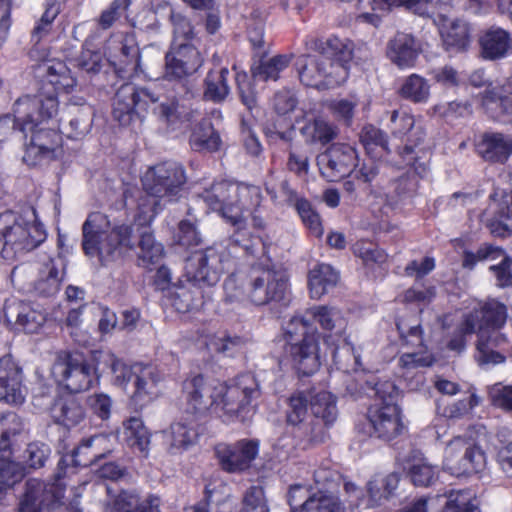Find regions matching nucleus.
<instances>
[{
  "instance_id": "obj_10",
  "label": "nucleus",
  "mask_w": 512,
  "mask_h": 512,
  "mask_svg": "<svg viewBox=\"0 0 512 512\" xmlns=\"http://www.w3.org/2000/svg\"><path fill=\"white\" fill-rule=\"evenodd\" d=\"M47 237L33 208L16 215L6 212L0 215V254L5 259L37 248Z\"/></svg>"
},
{
  "instance_id": "obj_44",
  "label": "nucleus",
  "mask_w": 512,
  "mask_h": 512,
  "mask_svg": "<svg viewBox=\"0 0 512 512\" xmlns=\"http://www.w3.org/2000/svg\"><path fill=\"white\" fill-rule=\"evenodd\" d=\"M62 273L54 260H50L41 269L39 278L35 282V290L44 296L55 295L60 289Z\"/></svg>"
},
{
  "instance_id": "obj_42",
  "label": "nucleus",
  "mask_w": 512,
  "mask_h": 512,
  "mask_svg": "<svg viewBox=\"0 0 512 512\" xmlns=\"http://www.w3.org/2000/svg\"><path fill=\"white\" fill-rule=\"evenodd\" d=\"M109 50V57L115 65H128L138 62L139 48L133 35H125L120 40L111 41Z\"/></svg>"
},
{
  "instance_id": "obj_25",
  "label": "nucleus",
  "mask_w": 512,
  "mask_h": 512,
  "mask_svg": "<svg viewBox=\"0 0 512 512\" xmlns=\"http://www.w3.org/2000/svg\"><path fill=\"white\" fill-rule=\"evenodd\" d=\"M420 52V42L407 33H398L387 47L388 58L401 69L413 67Z\"/></svg>"
},
{
  "instance_id": "obj_52",
  "label": "nucleus",
  "mask_w": 512,
  "mask_h": 512,
  "mask_svg": "<svg viewBox=\"0 0 512 512\" xmlns=\"http://www.w3.org/2000/svg\"><path fill=\"white\" fill-rule=\"evenodd\" d=\"M139 247V259L144 266L157 263L163 256L162 244L156 242L154 236L148 231L141 233Z\"/></svg>"
},
{
  "instance_id": "obj_35",
  "label": "nucleus",
  "mask_w": 512,
  "mask_h": 512,
  "mask_svg": "<svg viewBox=\"0 0 512 512\" xmlns=\"http://www.w3.org/2000/svg\"><path fill=\"white\" fill-rule=\"evenodd\" d=\"M389 127L392 133L398 136L406 135L412 130L408 141L413 143L415 147L424 141L426 135L421 126L415 125L414 116L405 109H397L391 112Z\"/></svg>"
},
{
  "instance_id": "obj_24",
  "label": "nucleus",
  "mask_w": 512,
  "mask_h": 512,
  "mask_svg": "<svg viewBox=\"0 0 512 512\" xmlns=\"http://www.w3.org/2000/svg\"><path fill=\"white\" fill-rule=\"evenodd\" d=\"M503 258L499 265H492L490 270L495 274L497 285L506 287L512 284L510 272L511 259L505 256L504 251L491 244L482 245L476 253L466 251L464 253L463 266L472 269L478 261L497 260Z\"/></svg>"
},
{
  "instance_id": "obj_7",
  "label": "nucleus",
  "mask_w": 512,
  "mask_h": 512,
  "mask_svg": "<svg viewBox=\"0 0 512 512\" xmlns=\"http://www.w3.org/2000/svg\"><path fill=\"white\" fill-rule=\"evenodd\" d=\"M326 46L323 54L303 55L298 58V75L305 86L330 88L347 79L346 62L351 58L350 48L337 37L329 38Z\"/></svg>"
},
{
  "instance_id": "obj_19",
  "label": "nucleus",
  "mask_w": 512,
  "mask_h": 512,
  "mask_svg": "<svg viewBox=\"0 0 512 512\" xmlns=\"http://www.w3.org/2000/svg\"><path fill=\"white\" fill-rule=\"evenodd\" d=\"M356 150L346 144H334L317 157L321 175L330 182L339 181L357 166Z\"/></svg>"
},
{
  "instance_id": "obj_43",
  "label": "nucleus",
  "mask_w": 512,
  "mask_h": 512,
  "mask_svg": "<svg viewBox=\"0 0 512 512\" xmlns=\"http://www.w3.org/2000/svg\"><path fill=\"white\" fill-rule=\"evenodd\" d=\"M290 57L287 55H276L271 58H263L258 64L252 67V75L261 81H276L280 73L288 67Z\"/></svg>"
},
{
  "instance_id": "obj_53",
  "label": "nucleus",
  "mask_w": 512,
  "mask_h": 512,
  "mask_svg": "<svg viewBox=\"0 0 512 512\" xmlns=\"http://www.w3.org/2000/svg\"><path fill=\"white\" fill-rule=\"evenodd\" d=\"M309 392H297L289 399L287 421L291 425L301 424L307 416Z\"/></svg>"
},
{
  "instance_id": "obj_49",
  "label": "nucleus",
  "mask_w": 512,
  "mask_h": 512,
  "mask_svg": "<svg viewBox=\"0 0 512 512\" xmlns=\"http://www.w3.org/2000/svg\"><path fill=\"white\" fill-rule=\"evenodd\" d=\"M204 344L211 352L233 355L242 348L243 340L238 336H229L225 333L207 335Z\"/></svg>"
},
{
  "instance_id": "obj_64",
  "label": "nucleus",
  "mask_w": 512,
  "mask_h": 512,
  "mask_svg": "<svg viewBox=\"0 0 512 512\" xmlns=\"http://www.w3.org/2000/svg\"><path fill=\"white\" fill-rule=\"evenodd\" d=\"M340 475L330 468L321 467L314 471V481L317 490H331L334 491L338 487Z\"/></svg>"
},
{
  "instance_id": "obj_14",
  "label": "nucleus",
  "mask_w": 512,
  "mask_h": 512,
  "mask_svg": "<svg viewBox=\"0 0 512 512\" xmlns=\"http://www.w3.org/2000/svg\"><path fill=\"white\" fill-rule=\"evenodd\" d=\"M234 265L230 253L222 245L194 252L185 263L187 281L213 286Z\"/></svg>"
},
{
  "instance_id": "obj_20",
  "label": "nucleus",
  "mask_w": 512,
  "mask_h": 512,
  "mask_svg": "<svg viewBox=\"0 0 512 512\" xmlns=\"http://www.w3.org/2000/svg\"><path fill=\"white\" fill-rule=\"evenodd\" d=\"M203 61L202 54L193 44L175 43L166 54L164 76L168 80H181L197 72Z\"/></svg>"
},
{
  "instance_id": "obj_2",
  "label": "nucleus",
  "mask_w": 512,
  "mask_h": 512,
  "mask_svg": "<svg viewBox=\"0 0 512 512\" xmlns=\"http://www.w3.org/2000/svg\"><path fill=\"white\" fill-rule=\"evenodd\" d=\"M57 111L58 100L53 94L24 96L15 102L13 113L21 125V131L25 134L31 133L23 157L28 165H37L43 160L55 157L61 144V136L54 127H46V124Z\"/></svg>"
},
{
  "instance_id": "obj_36",
  "label": "nucleus",
  "mask_w": 512,
  "mask_h": 512,
  "mask_svg": "<svg viewBox=\"0 0 512 512\" xmlns=\"http://www.w3.org/2000/svg\"><path fill=\"white\" fill-rule=\"evenodd\" d=\"M163 435L170 451L175 452L193 445L198 434L192 422L180 420L171 424Z\"/></svg>"
},
{
  "instance_id": "obj_23",
  "label": "nucleus",
  "mask_w": 512,
  "mask_h": 512,
  "mask_svg": "<svg viewBox=\"0 0 512 512\" xmlns=\"http://www.w3.org/2000/svg\"><path fill=\"white\" fill-rule=\"evenodd\" d=\"M22 368L11 356L0 359V401L20 405L26 398Z\"/></svg>"
},
{
  "instance_id": "obj_33",
  "label": "nucleus",
  "mask_w": 512,
  "mask_h": 512,
  "mask_svg": "<svg viewBox=\"0 0 512 512\" xmlns=\"http://www.w3.org/2000/svg\"><path fill=\"white\" fill-rule=\"evenodd\" d=\"M338 279L339 275L332 266L323 263L316 265L308 274L310 296L314 299H320L336 286Z\"/></svg>"
},
{
  "instance_id": "obj_22",
  "label": "nucleus",
  "mask_w": 512,
  "mask_h": 512,
  "mask_svg": "<svg viewBox=\"0 0 512 512\" xmlns=\"http://www.w3.org/2000/svg\"><path fill=\"white\" fill-rule=\"evenodd\" d=\"M259 452V444L255 440H240L234 444L220 443L215 453L221 467L227 472H241L248 469Z\"/></svg>"
},
{
  "instance_id": "obj_41",
  "label": "nucleus",
  "mask_w": 512,
  "mask_h": 512,
  "mask_svg": "<svg viewBox=\"0 0 512 512\" xmlns=\"http://www.w3.org/2000/svg\"><path fill=\"white\" fill-rule=\"evenodd\" d=\"M124 437L127 444L136 448L144 456L148 455L151 434L144 426L143 421L137 417H131L124 422Z\"/></svg>"
},
{
  "instance_id": "obj_30",
  "label": "nucleus",
  "mask_w": 512,
  "mask_h": 512,
  "mask_svg": "<svg viewBox=\"0 0 512 512\" xmlns=\"http://www.w3.org/2000/svg\"><path fill=\"white\" fill-rule=\"evenodd\" d=\"M50 415L55 423L66 428L77 426L85 418L82 405L73 397L56 399L50 407Z\"/></svg>"
},
{
  "instance_id": "obj_6",
  "label": "nucleus",
  "mask_w": 512,
  "mask_h": 512,
  "mask_svg": "<svg viewBox=\"0 0 512 512\" xmlns=\"http://www.w3.org/2000/svg\"><path fill=\"white\" fill-rule=\"evenodd\" d=\"M224 291L228 302L264 305L285 298L287 280L280 271L254 265L248 272L232 273L224 282Z\"/></svg>"
},
{
  "instance_id": "obj_54",
  "label": "nucleus",
  "mask_w": 512,
  "mask_h": 512,
  "mask_svg": "<svg viewBox=\"0 0 512 512\" xmlns=\"http://www.w3.org/2000/svg\"><path fill=\"white\" fill-rule=\"evenodd\" d=\"M89 311L98 318V329L102 335L110 334L117 326V316L114 311L100 303H92Z\"/></svg>"
},
{
  "instance_id": "obj_62",
  "label": "nucleus",
  "mask_w": 512,
  "mask_h": 512,
  "mask_svg": "<svg viewBox=\"0 0 512 512\" xmlns=\"http://www.w3.org/2000/svg\"><path fill=\"white\" fill-rule=\"evenodd\" d=\"M49 454L50 449L47 445L37 442L31 443L25 451L26 463L31 468H41L44 466Z\"/></svg>"
},
{
  "instance_id": "obj_12",
  "label": "nucleus",
  "mask_w": 512,
  "mask_h": 512,
  "mask_svg": "<svg viewBox=\"0 0 512 512\" xmlns=\"http://www.w3.org/2000/svg\"><path fill=\"white\" fill-rule=\"evenodd\" d=\"M376 402L368 410L370 434L378 439L390 441L401 435L406 426L400 407L394 402L395 386L391 382L375 385Z\"/></svg>"
},
{
  "instance_id": "obj_61",
  "label": "nucleus",
  "mask_w": 512,
  "mask_h": 512,
  "mask_svg": "<svg viewBox=\"0 0 512 512\" xmlns=\"http://www.w3.org/2000/svg\"><path fill=\"white\" fill-rule=\"evenodd\" d=\"M492 404L504 411L512 412V385L495 384L489 392Z\"/></svg>"
},
{
  "instance_id": "obj_38",
  "label": "nucleus",
  "mask_w": 512,
  "mask_h": 512,
  "mask_svg": "<svg viewBox=\"0 0 512 512\" xmlns=\"http://www.w3.org/2000/svg\"><path fill=\"white\" fill-rule=\"evenodd\" d=\"M398 94L415 104H425L431 96V85L423 76L413 73L402 80Z\"/></svg>"
},
{
  "instance_id": "obj_21",
  "label": "nucleus",
  "mask_w": 512,
  "mask_h": 512,
  "mask_svg": "<svg viewBox=\"0 0 512 512\" xmlns=\"http://www.w3.org/2000/svg\"><path fill=\"white\" fill-rule=\"evenodd\" d=\"M452 4V2L450 3ZM451 5L444 9L437 5L436 14L430 16L438 26V30L447 51L460 52L467 49L470 44V27L467 22L461 19H450L446 12Z\"/></svg>"
},
{
  "instance_id": "obj_13",
  "label": "nucleus",
  "mask_w": 512,
  "mask_h": 512,
  "mask_svg": "<svg viewBox=\"0 0 512 512\" xmlns=\"http://www.w3.org/2000/svg\"><path fill=\"white\" fill-rule=\"evenodd\" d=\"M100 353L104 352H93L91 359H86L79 354H59L52 366L55 381L71 393L90 389L99 381V364H105L102 359L96 358Z\"/></svg>"
},
{
  "instance_id": "obj_39",
  "label": "nucleus",
  "mask_w": 512,
  "mask_h": 512,
  "mask_svg": "<svg viewBox=\"0 0 512 512\" xmlns=\"http://www.w3.org/2000/svg\"><path fill=\"white\" fill-rule=\"evenodd\" d=\"M133 85H122L114 99L113 117L122 126H128L133 121L137 111L135 100L133 98Z\"/></svg>"
},
{
  "instance_id": "obj_4",
  "label": "nucleus",
  "mask_w": 512,
  "mask_h": 512,
  "mask_svg": "<svg viewBox=\"0 0 512 512\" xmlns=\"http://www.w3.org/2000/svg\"><path fill=\"white\" fill-rule=\"evenodd\" d=\"M209 209L221 215L236 228L230 238L234 247H240L248 255H254V243L247 244L245 232V212L256 209L261 201L260 188L254 185L220 181L204 190L200 196Z\"/></svg>"
},
{
  "instance_id": "obj_55",
  "label": "nucleus",
  "mask_w": 512,
  "mask_h": 512,
  "mask_svg": "<svg viewBox=\"0 0 512 512\" xmlns=\"http://www.w3.org/2000/svg\"><path fill=\"white\" fill-rule=\"evenodd\" d=\"M296 208L310 233L315 237H321L323 234L321 220L319 215L312 209L311 204L306 200L300 199L296 203Z\"/></svg>"
},
{
  "instance_id": "obj_11",
  "label": "nucleus",
  "mask_w": 512,
  "mask_h": 512,
  "mask_svg": "<svg viewBox=\"0 0 512 512\" xmlns=\"http://www.w3.org/2000/svg\"><path fill=\"white\" fill-rule=\"evenodd\" d=\"M284 353L292 368L303 376L320 367L318 333L302 316H293L283 328Z\"/></svg>"
},
{
  "instance_id": "obj_29",
  "label": "nucleus",
  "mask_w": 512,
  "mask_h": 512,
  "mask_svg": "<svg viewBox=\"0 0 512 512\" xmlns=\"http://www.w3.org/2000/svg\"><path fill=\"white\" fill-rule=\"evenodd\" d=\"M480 45L483 58L496 60L507 56L512 49V38L506 30L491 27L482 35Z\"/></svg>"
},
{
  "instance_id": "obj_40",
  "label": "nucleus",
  "mask_w": 512,
  "mask_h": 512,
  "mask_svg": "<svg viewBox=\"0 0 512 512\" xmlns=\"http://www.w3.org/2000/svg\"><path fill=\"white\" fill-rule=\"evenodd\" d=\"M301 135L309 144L326 145L338 135V129L332 123L318 117L309 120L300 129Z\"/></svg>"
},
{
  "instance_id": "obj_9",
  "label": "nucleus",
  "mask_w": 512,
  "mask_h": 512,
  "mask_svg": "<svg viewBox=\"0 0 512 512\" xmlns=\"http://www.w3.org/2000/svg\"><path fill=\"white\" fill-rule=\"evenodd\" d=\"M97 357L110 367L112 383L125 390L134 405L142 408L158 397V384L162 377L155 366L142 363L128 365L113 353H100Z\"/></svg>"
},
{
  "instance_id": "obj_60",
  "label": "nucleus",
  "mask_w": 512,
  "mask_h": 512,
  "mask_svg": "<svg viewBox=\"0 0 512 512\" xmlns=\"http://www.w3.org/2000/svg\"><path fill=\"white\" fill-rule=\"evenodd\" d=\"M154 113L168 125H175L182 121L183 112L174 99L161 101L153 109Z\"/></svg>"
},
{
  "instance_id": "obj_1",
  "label": "nucleus",
  "mask_w": 512,
  "mask_h": 512,
  "mask_svg": "<svg viewBox=\"0 0 512 512\" xmlns=\"http://www.w3.org/2000/svg\"><path fill=\"white\" fill-rule=\"evenodd\" d=\"M188 409L199 415L212 412L226 422L244 421L259 396V385L252 374H242L233 381L207 383L202 375L187 378L183 384Z\"/></svg>"
},
{
  "instance_id": "obj_5",
  "label": "nucleus",
  "mask_w": 512,
  "mask_h": 512,
  "mask_svg": "<svg viewBox=\"0 0 512 512\" xmlns=\"http://www.w3.org/2000/svg\"><path fill=\"white\" fill-rule=\"evenodd\" d=\"M133 230L126 223L111 221L102 212L90 213L82 225V248L86 256L106 266L134 249Z\"/></svg>"
},
{
  "instance_id": "obj_15",
  "label": "nucleus",
  "mask_w": 512,
  "mask_h": 512,
  "mask_svg": "<svg viewBox=\"0 0 512 512\" xmlns=\"http://www.w3.org/2000/svg\"><path fill=\"white\" fill-rule=\"evenodd\" d=\"M443 469L454 476H469L484 471L487 456L472 440L455 437L445 447Z\"/></svg>"
},
{
  "instance_id": "obj_16",
  "label": "nucleus",
  "mask_w": 512,
  "mask_h": 512,
  "mask_svg": "<svg viewBox=\"0 0 512 512\" xmlns=\"http://www.w3.org/2000/svg\"><path fill=\"white\" fill-rule=\"evenodd\" d=\"M307 314L321 329L323 339L327 345L339 346V342L343 341L344 345L342 349L347 353L353 354V369H356L360 365L359 355L355 354L354 347L345 337L347 321L342 312L335 307L319 305L308 309Z\"/></svg>"
},
{
  "instance_id": "obj_18",
  "label": "nucleus",
  "mask_w": 512,
  "mask_h": 512,
  "mask_svg": "<svg viewBox=\"0 0 512 512\" xmlns=\"http://www.w3.org/2000/svg\"><path fill=\"white\" fill-rule=\"evenodd\" d=\"M64 495V485L58 474L55 482L46 484L38 479L27 481L20 499L18 512H42L44 507L60 506Z\"/></svg>"
},
{
  "instance_id": "obj_45",
  "label": "nucleus",
  "mask_w": 512,
  "mask_h": 512,
  "mask_svg": "<svg viewBox=\"0 0 512 512\" xmlns=\"http://www.w3.org/2000/svg\"><path fill=\"white\" fill-rule=\"evenodd\" d=\"M443 512H480L476 494L470 489L450 491Z\"/></svg>"
},
{
  "instance_id": "obj_17",
  "label": "nucleus",
  "mask_w": 512,
  "mask_h": 512,
  "mask_svg": "<svg viewBox=\"0 0 512 512\" xmlns=\"http://www.w3.org/2000/svg\"><path fill=\"white\" fill-rule=\"evenodd\" d=\"M346 502H342L334 491L319 489L301 504L297 512H346L364 504L363 492L354 483L345 482Z\"/></svg>"
},
{
  "instance_id": "obj_37",
  "label": "nucleus",
  "mask_w": 512,
  "mask_h": 512,
  "mask_svg": "<svg viewBox=\"0 0 512 512\" xmlns=\"http://www.w3.org/2000/svg\"><path fill=\"white\" fill-rule=\"evenodd\" d=\"M309 405L313 415L326 425L334 423L338 410L335 397L328 391L312 389L309 391Z\"/></svg>"
},
{
  "instance_id": "obj_3",
  "label": "nucleus",
  "mask_w": 512,
  "mask_h": 512,
  "mask_svg": "<svg viewBox=\"0 0 512 512\" xmlns=\"http://www.w3.org/2000/svg\"><path fill=\"white\" fill-rule=\"evenodd\" d=\"M507 318L506 308L497 301H490L479 305L472 313L467 315L459 328L457 335L450 340L448 346L451 350L461 352L465 349L467 334L477 332L475 359L479 365H495L504 362L503 350L508 341L500 332Z\"/></svg>"
},
{
  "instance_id": "obj_50",
  "label": "nucleus",
  "mask_w": 512,
  "mask_h": 512,
  "mask_svg": "<svg viewBox=\"0 0 512 512\" xmlns=\"http://www.w3.org/2000/svg\"><path fill=\"white\" fill-rule=\"evenodd\" d=\"M112 438V436L107 434H99L84 439L75 449V456H79L84 450L91 449V455L99 460L112 451Z\"/></svg>"
},
{
  "instance_id": "obj_32",
  "label": "nucleus",
  "mask_w": 512,
  "mask_h": 512,
  "mask_svg": "<svg viewBox=\"0 0 512 512\" xmlns=\"http://www.w3.org/2000/svg\"><path fill=\"white\" fill-rule=\"evenodd\" d=\"M201 285V283L188 281L187 286L176 287L170 292L169 301L175 310L186 313L199 309L203 305Z\"/></svg>"
},
{
  "instance_id": "obj_46",
  "label": "nucleus",
  "mask_w": 512,
  "mask_h": 512,
  "mask_svg": "<svg viewBox=\"0 0 512 512\" xmlns=\"http://www.w3.org/2000/svg\"><path fill=\"white\" fill-rule=\"evenodd\" d=\"M190 145L198 151H216L221 145V139L212 125L206 121L194 129L190 137Z\"/></svg>"
},
{
  "instance_id": "obj_28",
  "label": "nucleus",
  "mask_w": 512,
  "mask_h": 512,
  "mask_svg": "<svg viewBox=\"0 0 512 512\" xmlns=\"http://www.w3.org/2000/svg\"><path fill=\"white\" fill-rule=\"evenodd\" d=\"M481 104L487 110L499 109L503 114L512 113V79L489 83L483 92Z\"/></svg>"
},
{
  "instance_id": "obj_31",
  "label": "nucleus",
  "mask_w": 512,
  "mask_h": 512,
  "mask_svg": "<svg viewBox=\"0 0 512 512\" xmlns=\"http://www.w3.org/2000/svg\"><path fill=\"white\" fill-rule=\"evenodd\" d=\"M400 476L395 473L376 475L367 484V507L381 505L390 499L398 488Z\"/></svg>"
},
{
  "instance_id": "obj_48",
  "label": "nucleus",
  "mask_w": 512,
  "mask_h": 512,
  "mask_svg": "<svg viewBox=\"0 0 512 512\" xmlns=\"http://www.w3.org/2000/svg\"><path fill=\"white\" fill-rule=\"evenodd\" d=\"M16 324L26 333H37L43 326L46 317L29 304L20 303L16 307Z\"/></svg>"
},
{
  "instance_id": "obj_57",
  "label": "nucleus",
  "mask_w": 512,
  "mask_h": 512,
  "mask_svg": "<svg viewBox=\"0 0 512 512\" xmlns=\"http://www.w3.org/2000/svg\"><path fill=\"white\" fill-rule=\"evenodd\" d=\"M420 153L424 154L425 152L423 149L415 151L411 144H407L400 155L405 163L404 167L413 170L415 175L422 177L427 172V165L425 161H421L422 156L419 155Z\"/></svg>"
},
{
  "instance_id": "obj_63",
  "label": "nucleus",
  "mask_w": 512,
  "mask_h": 512,
  "mask_svg": "<svg viewBox=\"0 0 512 512\" xmlns=\"http://www.w3.org/2000/svg\"><path fill=\"white\" fill-rule=\"evenodd\" d=\"M87 405L102 420L110 417L112 400L105 393H94L87 398Z\"/></svg>"
},
{
  "instance_id": "obj_56",
  "label": "nucleus",
  "mask_w": 512,
  "mask_h": 512,
  "mask_svg": "<svg viewBox=\"0 0 512 512\" xmlns=\"http://www.w3.org/2000/svg\"><path fill=\"white\" fill-rule=\"evenodd\" d=\"M242 512H269L263 488L250 487L243 497Z\"/></svg>"
},
{
  "instance_id": "obj_8",
  "label": "nucleus",
  "mask_w": 512,
  "mask_h": 512,
  "mask_svg": "<svg viewBox=\"0 0 512 512\" xmlns=\"http://www.w3.org/2000/svg\"><path fill=\"white\" fill-rule=\"evenodd\" d=\"M183 168L174 162H164L149 170L143 176L145 195L138 201L136 221L147 225L162 210V201H172L185 183Z\"/></svg>"
},
{
  "instance_id": "obj_27",
  "label": "nucleus",
  "mask_w": 512,
  "mask_h": 512,
  "mask_svg": "<svg viewBox=\"0 0 512 512\" xmlns=\"http://www.w3.org/2000/svg\"><path fill=\"white\" fill-rule=\"evenodd\" d=\"M477 151L487 161L503 163L512 154V137L496 132L485 133Z\"/></svg>"
},
{
  "instance_id": "obj_51",
  "label": "nucleus",
  "mask_w": 512,
  "mask_h": 512,
  "mask_svg": "<svg viewBox=\"0 0 512 512\" xmlns=\"http://www.w3.org/2000/svg\"><path fill=\"white\" fill-rule=\"evenodd\" d=\"M479 403L480 398L475 394H471L466 398L460 399L443 407L438 404L437 412L450 419H460L469 415L472 410L479 405Z\"/></svg>"
},
{
  "instance_id": "obj_34",
  "label": "nucleus",
  "mask_w": 512,
  "mask_h": 512,
  "mask_svg": "<svg viewBox=\"0 0 512 512\" xmlns=\"http://www.w3.org/2000/svg\"><path fill=\"white\" fill-rule=\"evenodd\" d=\"M40 68L45 71L46 81L57 92H71L76 84V78L71 74L67 65L60 60H50L43 63Z\"/></svg>"
},
{
  "instance_id": "obj_47",
  "label": "nucleus",
  "mask_w": 512,
  "mask_h": 512,
  "mask_svg": "<svg viewBox=\"0 0 512 512\" xmlns=\"http://www.w3.org/2000/svg\"><path fill=\"white\" fill-rule=\"evenodd\" d=\"M228 69L221 68L212 70L208 73L205 84L204 95L207 99L214 102L223 101L229 94L230 88L227 83Z\"/></svg>"
},
{
  "instance_id": "obj_59",
  "label": "nucleus",
  "mask_w": 512,
  "mask_h": 512,
  "mask_svg": "<svg viewBox=\"0 0 512 512\" xmlns=\"http://www.w3.org/2000/svg\"><path fill=\"white\" fill-rule=\"evenodd\" d=\"M60 12V6L57 0H46L45 11L34 28L33 34L38 37V39L42 38L46 35L51 28V25L57 15Z\"/></svg>"
},
{
  "instance_id": "obj_58",
  "label": "nucleus",
  "mask_w": 512,
  "mask_h": 512,
  "mask_svg": "<svg viewBox=\"0 0 512 512\" xmlns=\"http://www.w3.org/2000/svg\"><path fill=\"white\" fill-rule=\"evenodd\" d=\"M137 503L136 491H122L109 502L107 512H136Z\"/></svg>"
},
{
  "instance_id": "obj_26",
  "label": "nucleus",
  "mask_w": 512,
  "mask_h": 512,
  "mask_svg": "<svg viewBox=\"0 0 512 512\" xmlns=\"http://www.w3.org/2000/svg\"><path fill=\"white\" fill-rule=\"evenodd\" d=\"M403 470L415 486L427 487L438 478V469L419 450L410 451L402 459Z\"/></svg>"
}]
</instances>
